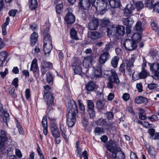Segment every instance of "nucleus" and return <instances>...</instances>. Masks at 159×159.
<instances>
[{
	"mask_svg": "<svg viewBox=\"0 0 159 159\" xmlns=\"http://www.w3.org/2000/svg\"><path fill=\"white\" fill-rule=\"evenodd\" d=\"M155 130L154 129L150 128L148 129V132L151 136V137L152 138L154 135Z\"/></svg>",
	"mask_w": 159,
	"mask_h": 159,
	"instance_id": "obj_59",
	"label": "nucleus"
},
{
	"mask_svg": "<svg viewBox=\"0 0 159 159\" xmlns=\"http://www.w3.org/2000/svg\"><path fill=\"white\" fill-rule=\"evenodd\" d=\"M81 65V62L79 60L75 63H73L72 66L75 74L81 75L82 70L80 66Z\"/></svg>",
	"mask_w": 159,
	"mask_h": 159,
	"instance_id": "obj_10",
	"label": "nucleus"
},
{
	"mask_svg": "<svg viewBox=\"0 0 159 159\" xmlns=\"http://www.w3.org/2000/svg\"><path fill=\"white\" fill-rule=\"evenodd\" d=\"M31 71H32L34 74L35 72L39 71L38 69L37 61L36 59H34L32 61L30 68Z\"/></svg>",
	"mask_w": 159,
	"mask_h": 159,
	"instance_id": "obj_22",
	"label": "nucleus"
},
{
	"mask_svg": "<svg viewBox=\"0 0 159 159\" xmlns=\"http://www.w3.org/2000/svg\"><path fill=\"white\" fill-rule=\"evenodd\" d=\"M87 104L88 110L94 109V105L93 100H87Z\"/></svg>",
	"mask_w": 159,
	"mask_h": 159,
	"instance_id": "obj_36",
	"label": "nucleus"
},
{
	"mask_svg": "<svg viewBox=\"0 0 159 159\" xmlns=\"http://www.w3.org/2000/svg\"><path fill=\"white\" fill-rule=\"evenodd\" d=\"M134 8V4L133 5L131 3L128 4L124 10V15L126 16H131Z\"/></svg>",
	"mask_w": 159,
	"mask_h": 159,
	"instance_id": "obj_14",
	"label": "nucleus"
},
{
	"mask_svg": "<svg viewBox=\"0 0 159 159\" xmlns=\"http://www.w3.org/2000/svg\"><path fill=\"white\" fill-rule=\"evenodd\" d=\"M135 102L138 104L142 103H146L147 102V98L143 97L142 96H139L136 97L134 100Z\"/></svg>",
	"mask_w": 159,
	"mask_h": 159,
	"instance_id": "obj_29",
	"label": "nucleus"
},
{
	"mask_svg": "<svg viewBox=\"0 0 159 159\" xmlns=\"http://www.w3.org/2000/svg\"><path fill=\"white\" fill-rule=\"evenodd\" d=\"M136 57V56L135 54H133L131 56L130 59L126 63L127 68L129 71L130 70V67L133 66L134 62Z\"/></svg>",
	"mask_w": 159,
	"mask_h": 159,
	"instance_id": "obj_21",
	"label": "nucleus"
},
{
	"mask_svg": "<svg viewBox=\"0 0 159 159\" xmlns=\"http://www.w3.org/2000/svg\"><path fill=\"white\" fill-rule=\"evenodd\" d=\"M38 4L37 0H29V7L31 10L35 9L37 7Z\"/></svg>",
	"mask_w": 159,
	"mask_h": 159,
	"instance_id": "obj_30",
	"label": "nucleus"
},
{
	"mask_svg": "<svg viewBox=\"0 0 159 159\" xmlns=\"http://www.w3.org/2000/svg\"><path fill=\"white\" fill-rule=\"evenodd\" d=\"M123 45L127 51H132L135 49L137 47L136 43L129 39H127L125 40Z\"/></svg>",
	"mask_w": 159,
	"mask_h": 159,
	"instance_id": "obj_7",
	"label": "nucleus"
},
{
	"mask_svg": "<svg viewBox=\"0 0 159 159\" xmlns=\"http://www.w3.org/2000/svg\"><path fill=\"white\" fill-rule=\"evenodd\" d=\"M9 117L8 113L7 112H5L4 113V116L3 117L4 122L7 125V123L9 121Z\"/></svg>",
	"mask_w": 159,
	"mask_h": 159,
	"instance_id": "obj_44",
	"label": "nucleus"
},
{
	"mask_svg": "<svg viewBox=\"0 0 159 159\" xmlns=\"http://www.w3.org/2000/svg\"><path fill=\"white\" fill-rule=\"evenodd\" d=\"M146 6L149 9H151L153 7L152 1H147L145 2Z\"/></svg>",
	"mask_w": 159,
	"mask_h": 159,
	"instance_id": "obj_52",
	"label": "nucleus"
},
{
	"mask_svg": "<svg viewBox=\"0 0 159 159\" xmlns=\"http://www.w3.org/2000/svg\"><path fill=\"white\" fill-rule=\"evenodd\" d=\"M151 25L153 30L155 31H157L159 30L158 26L154 21H153L151 23Z\"/></svg>",
	"mask_w": 159,
	"mask_h": 159,
	"instance_id": "obj_50",
	"label": "nucleus"
},
{
	"mask_svg": "<svg viewBox=\"0 0 159 159\" xmlns=\"http://www.w3.org/2000/svg\"><path fill=\"white\" fill-rule=\"evenodd\" d=\"M88 37L92 39H97L101 37V34L97 31H91L88 34Z\"/></svg>",
	"mask_w": 159,
	"mask_h": 159,
	"instance_id": "obj_24",
	"label": "nucleus"
},
{
	"mask_svg": "<svg viewBox=\"0 0 159 159\" xmlns=\"http://www.w3.org/2000/svg\"><path fill=\"white\" fill-rule=\"evenodd\" d=\"M7 139L6 134L4 131L1 130L0 131V147L2 148L4 147L5 142Z\"/></svg>",
	"mask_w": 159,
	"mask_h": 159,
	"instance_id": "obj_18",
	"label": "nucleus"
},
{
	"mask_svg": "<svg viewBox=\"0 0 159 159\" xmlns=\"http://www.w3.org/2000/svg\"><path fill=\"white\" fill-rule=\"evenodd\" d=\"M150 70L153 75L152 78L156 80H159V63L157 62L148 63Z\"/></svg>",
	"mask_w": 159,
	"mask_h": 159,
	"instance_id": "obj_5",
	"label": "nucleus"
},
{
	"mask_svg": "<svg viewBox=\"0 0 159 159\" xmlns=\"http://www.w3.org/2000/svg\"><path fill=\"white\" fill-rule=\"evenodd\" d=\"M41 66L48 69L52 67V64L50 62L43 61L41 63Z\"/></svg>",
	"mask_w": 159,
	"mask_h": 159,
	"instance_id": "obj_38",
	"label": "nucleus"
},
{
	"mask_svg": "<svg viewBox=\"0 0 159 159\" xmlns=\"http://www.w3.org/2000/svg\"><path fill=\"white\" fill-rule=\"evenodd\" d=\"M44 97L47 106L46 112L49 114L52 112L53 110L52 107L54 105L53 97L51 93L48 92L44 94Z\"/></svg>",
	"mask_w": 159,
	"mask_h": 159,
	"instance_id": "obj_4",
	"label": "nucleus"
},
{
	"mask_svg": "<svg viewBox=\"0 0 159 159\" xmlns=\"http://www.w3.org/2000/svg\"><path fill=\"white\" fill-rule=\"evenodd\" d=\"M96 106L99 109H101L102 108L104 104L102 101H99L97 102Z\"/></svg>",
	"mask_w": 159,
	"mask_h": 159,
	"instance_id": "obj_57",
	"label": "nucleus"
},
{
	"mask_svg": "<svg viewBox=\"0 0 159 159\" xmlns=\"http://www.w3.org/2000/svg\"><path fill=\"white\" fill-rule=\"evenodd\" d=\"M78 103L79 106L80 110L81 112L84 113L85 111V108L81 100H78Z\"/></svg>",
	"mask_w": 159,
	"mask_h": 159,
	"instance_id": "obj_43",
	"label": "nucleus"
},
{
	"mask_svg": "<svg viewBox=\"0 0 159 159\" xmlns=\"http://www.w3.org/2000/svg\"><path fill=\"white\" fill-rule=\"evenodd\" d=\"M65 20L67 24H71L75 22V17L72 13L68 12L65 16Z\"/></svg>",
	"mask_w": 159,
	"mask_h": 159,
	"instance_id": "obj_16",
	"label": "nucleus"
},
{
	"mask_svg": "<svg viewBox=\"0 0 159 159\" xmlns=\"http://www.w3.org/2000/svg\"><path fill=\"white\" fill-rule=\"evenodd\" d=\"M136 6V8L138 10H140L143 7V2L141 1L137 2L135 3V6Z\"/></svg>",
	"mask_w": 159,
	"mask_h": 159,
	"instance_id": "obj_45",
	"label": "nucleus"
},
{
	"mask_svg": "<svg viewBox=\"0 0 159 159\" xmlns=\"http://www.w3.org/2000/svg\"><path fill=\"white\" fill-rule=\"evenodd\" d=\"M112 155L114 159H124L125 155L120 148H118L116 151L114 152Z\"/></svg>",
	"mask_w": 159,
	"mask_h": 159,
	"instance_id": "obj_12",
	"label": "nucleus"
},
{
	"mask_svg": "<svg viewBox=\"0 0 159 159\" xmlns=\"http://www.w3.org/2000/svg\"><path fill=\"white\" fill-rule=\"evenodd\" d=\"M82 123L84 127H87L88 125V122L87 119L84 117H83L82 119Z\"/></svg>",
	"mask_w": 159,
	"mask_h": 159,
	"instance_id": "obj_53",
	"label": "nucleus"
},
{
	"mask_svg": "<svg viewBox=\"0 0 159 159\" xmlns=\"http://www.w3.org/2000/svg\"><path fill=\"white\" fill-rule=\"evenodd\" d=\"M76 151L77 152V156L80 157V159L82 158V149L80 148H76Z\"/></svg>",
	"mask_w": 159,
	"mask_h": 159,
	"instance_id": "obj_64",
	"label": "nucleus"
},
{
	"mask_svg": "<svg viewBox=\"0 0 159 159\" xmlns=\"http://www.w3.org/2000/svg\"><path fill=\"white\" fill-rule=\"evenodd\" d=\"M38 37V34L35 32L31 34L30 37L31 45L34 46L35 43Z\"/></svg>",
	"mask_w": 159,
	"mask_h": 159,
	"instance_id": "obj_31",
	"label": "nucleus"
},
{
	"mask_svg": "<svg viewBox=\"0 0 159 159\" xmlns=\"http://www.w3.org/2000/svg\"><path fill=\"white\" fill-rule=\"evenodd\" d=\"M153 8L154 11L159 13V2H157L154 5Z\"/></svg>",
	"mask_w": 159,
	"mask_h": 159,
	"instance_id": "obj_58",
	"label": "nucleus"
},
{
	"mask_svg": "<svg viewBox=\"0 0 159 159\" xmlns=\"http://www.w3.org/2000/svg\"><path fill=\"white\" fill-rule=\"evenodd\" d=\"M136 87L139 92L141 93L143 91V85L141 83H137L136 84Z\"/></svg>",
	"mask_w": 159,
	"mask_h": 159,
	"instance_id": "obj_51",
	"label": "nucleus"
},
{
	"mask_svg": "<svg viewBox=\"0 0 159 159\" xmlns=\"http://www.w3.org/2000/svg\"><path fill=\"white\" fill-rule=\"evenodd\" d=\"M131 39L132 41L137 43L141 40L142 35L139 33H136L132 35Z\"/></svg>",
	"mask_w": 159,
	"mask_h": 159,
	"instance_id": "obj_27",
	"label": "nucleus"
},
{
	"mask_svg": "<svg viewBox=\"0 0 159 159\" xmlns=\"http://www.w3.org/2000/svg\"><path fill=\"white\" fill-rule=\"evenodd\" d=\"M122 22L124 25L130 27L134 23L133 19L128 17L126 18H123Z\"/></svg>",
	"mask_w": 159,
	"mask_h": 159,
	"instance_id": "obj_28",
	"label": "nucleus"
},
{
	"mask_svg": "<svg viewBox=\"0 0 159 159\" xmlns=\"http://www.w3.org/2000/svg\"><path fill=\"white\" fill-rule=\"evenodd\" d=\"M16 126L19 133L21 134H23L24 131L21 126L19 124L17 123Z\"/></svg>",
	"mask_w": 159,
	"mask_h": 159,
	"instance_id": "obj_62",
	"label": "nucleus"
},
{
	"mask_svg": "<svg viewBox=\"0 0 159 159\" xmlns=\"http://www.w3.org/2000/svg\"><path fill=\"white\" fill-rule=\"evenodd\" d=\"M94 132L96 134L100 135L103 133V128L97 127L95 129Z\"/></svg>",
	"mask_w": 159,
	"mask_h": 159,
	"instance_id": "obj_40",
	"label": "nucleus"
},
{
	"mask_svg": "<svg viewBox=\"0 0 159 159\" xmlns=\"http://www.w3.org/2000/svg\"><path fill=\"white\" fill-rule=\"evenodd\" d=\"M7 57V53L5 51L0 52V67L2 66Z\"/></svg>",
	"mask_w": 159,
	"mask_h": 159,
	"instance_id": "obj_23",
	"label": "nucleus"
},
{
	"mask_svg": "<svg viewBox=\"0 0 159 159\" xmlns=\"http://www.w3.org/2000/svg\"><path fill=\"white\" fill-rule=\"evenodd\" d=\"M53 79V78L52 74L49 72H48L46 75V80L49 83H50L52 81Z\"/></svg>",
	"mask_w": 159,
	"mask_h": 159,
	"instance_id": "obj_42",
	"label": "nucleus"
},
{
	"mask_svg": "<svg viewBox=\"0 0 159 159\" xmlns=\"http://www.w3.org/2000/svg\"><path fill=\"white\" fill-rule=\"evenodd\" d=\"M88 112L90 118L93 119L95 116L94 109L88 110Z\"/></svg>",
	"mask_w": 159,
	"mask_h": 159,
	"instance_id": "obj_46",
	"label": "nucleus"
},
{
	"mask_svg": "<svg viewBox=\"0 0 159 159\" xmlns=\"http://www.w3.org/2000/svg\"><path fill=\"white\" fill-rule=\"evenodd\" d=\"M70 35L71 39L76 40H78L79 39L77 37V32L74 28H72L70 30Z\"/></svg>",
	"mask_w": 159,
	"mask_h": 159,
	"instance_id": "obj_35",
	"label": "nucleus"
},
{
	"mask_svg": "<svg viewBox=\"0 0 159 159\" xmlns=\"http://www.w3.org/2000/svg\"><path fill=\"white\" fill-rule=\"evenodd\" d=\"M99 21L97 19H94L89 24V29L91 30H95L98 29Z\"/></svg>",
	"mask_w": 159,
	"mask_h": 159,
	"instance_id": "obj_20",
	"label": "nucleus"
},
{
	"mask_svg": "<svg viewBox=\"0 0 159 159\" xmlns=\"http://www.w3.org/2000/svg\"><path fill=\"white\" fill-rule=\"evenodd\" d=\"M18 79L17 78H14L12 82V84L14 85L16 88L18 87Z\"/></svg>",
	"mask_w": 159,
	"mask_h": 159,
	"instance_id": "obj_60",
	"label": "nucleus"
},
{
	"mask_svg": "<svg viewBox=\"0 0 159 159\" xmlns=\"http://www.w3.org/2000/svg\"><path fill=\"white\" fill-rule=\"evenodd\" d=\"M148 151L149 154L153 157H154L156 155L155 149L153 148H150L148 149Z\"/></svg>",
	"mask_w": 159,
	"mask_h": 159,
	"instance_id": "obj_47",
	"label": "nucleus"
},
{
	"mask_svg": "<svg viewBox=\"0 0 159 159\" xmlns=\"http://www.w3.org/2000/svg\"><path fill=\"white\" fill-rule=\"evenodd\" d=\"M110 56V54L108 52H103L99 57V65H102L104 64Z\"/></svg>",
	"mask_w": 159,
	"mask_h": 159,
	"instance_id": "obj_17",
	"label": "nucleus"
},
{
	"mask_svg": "<svg viewBox=\"0 0 159 159\" xmlns=\"http://www.w3.org/2000/svg\"><path fill=\"white\" fill-rule=\"evenodd\" d=\"M107 32L108 34L115 36L119 38L123 36L125 33V28L121 25H117L116 27L108 28Z\"/></svg>",
	"mask_w": 159,
	"mask_h": 159,
	"instance_id": "obj_3",
	"label": "nucleus"
},
{
	"mask_svg": "<svg viewBox=\"0 0 159 159\" xmlns=\"http://www.w3.org/2000/svg\"><path fill=\"white\" fill-rule=\"evenodd\" d=\"M52 136L55 138H57L60 137V133L59 131V130H56L55 131L52 133Z\"/></svg>",
	"mask_w": 159,
	"mask_h": 159,
	"instance_id": "obj_63",
	"label": "nucleus"
},
{
	"mask_svg": "<svg viewBox=\"0 0 159 159\" xmlns=\"http://www.w3.org/2000/svg\"><path fill=\"white\" fill-rule=\"evenodd\" d=\"M95 87V84L92 81L89 82L86 85L85 88L86 90L88 91H93Z\"/></svg>",
	"mask_w": 159,
	"mask_h": 159,
	"instance_id": "obj_32",
	"label": "nucleus"
},
{
	"mask_svg": "<svg viewBox=\"0 0 159 159\" xmlns=\"http://www.w3.org/2000/svg\"><path fill=\"white\" fill-rule=\"evenodd\" d=\"M109 3L111 7L112 8L119 7L120 3L119 0H109Z\"/></svg>",
	"mask_w": 159,
	"mask_h": 159,
	"instance_id": "obj_26",
	"label": "nucleus"
},
{
	"mask_svg": "<svg viewBox=\"0 0 159 159\" xmlns=\"http://www.w3.org/2000/svg\"><path fill=\"white\" fill-rule=\"evenodd\" d=\"M93 59L91 56H87L85 57L83 61V66L86 68V73H87L89 71L88 68L90 66Z\"/></svg>",
	"mask_w": 159,
	"mask_h": 159,
	"instance_id": "obj_13",
	"label": "nucleus"
},
{
	"mask_svg": "<svg viewBox=\"0 0 159 159\" xmlns=\"http://www.w3.org/2000/svg\"><path fill=\"white\" fill-rule=\"evenodd\" d=\"M158 118V117L156 115H153L152 116L148 117L149 120L152 122L157 120Z\"/></svg>",
	"mask_w": 159,
	"mask_h": 159,
	"instance_id": "obj_49",
	"label": "nucleus"
},
{
	"mask_svg": "<svg viewBox=\"0 0 159 159\" xmlns=\"http://www.w3.org/2000/svg\"><path fill=\"white\" fill-rule=\"evenodd\" d=\"M111 75L109 77L108 80L111 81L119 85L120 84V80L115 70L114 69H112L111 70Z\"/></svg>",
	"mask_w": 159,
	"mask_h": 159,
	"instance_id": "obj_11",
	"label": "nucleus"
},
{
	"mask_svg": "<svg viewBox=\"0 0 159 159\" xmlns=\"http://www.w3.org/2000/svg\"><path fill=\"white\" fill-rule=\"evenodd\" d=\"M107 2L105 0H95L92 4V7H94L96 9L99 8L100 11H103L107 8Z\"/></svg>",
	"mask_w": 159,
	"mask_h": 159,
	"instance_id": "obj_6",
	"label": "nucleus"
},
{
	"mask_svg": "<svg viewBox=\"0 0 159 159\" xmlns=\"http://www.w3.org/2000/svg\"><path fill=\"white\" fill-rule=\"evenodd\" d=\"M50 28L49 24L46 23L43 27L44 34L45 35L44 39L43 50L45 55L50 52L52 47V39L48 32Z\"/></svg>",
	"mask_w": 159,
	"mask_h": 159,
	"instance_id": "obj_2",
	"label": "nucleus"
},
{
	"mask_svg": "<svg viewBox=\"0 0 159 159\" xmlns=\"http://www.w3.org/2000/svg\"><path fill=\"white\" fill-rule=\"evenodd\" d=\"M96 124L98 125H100V126H108V127H107L106 128L107 129H109L110 128V126L111 125V124H110L108 125H107V122L106 119H103L102 118L99 119L98 120H97L96 122Z\"/></svg>",
	"mask_w": 159,
	"mask_h": 159,
	"instance_id": "obj_25",
	"label": "nucleus"
},
{
	"mask_svg": "<svg viewBox=\"0 0 159 159\" xmlns=\"http://www.w3.org/2000/svg\"><path fill=\"white\" fill-rule=\"evenodd\" d=\"M63 3H61L57 5L56 7V10L57 13L60 15L61 14V10L63 7Z\"/></svg>",
	"mask_w": 159,
	"mask_h": 159,
	"instance_id": "obj_39",
	"label": "nucleus"
},
{
	"mask_svg": "<svg viewBox=\"0 0 159 159\" xmlns=\"http://www.w3.org/2000/svg\"><path fill=\"white\" fill-rule=\"evenodd\" d=\"M17 11V10L15 9H12L10 10L8 13V14L10 16L14 17Z\"/></svg>",
	"mask_w": 159,
	"mask_h": 159,
	"instance_id": "obj_61",
	"label": "nucleus"
},
{
	"mask_svg": "<svg viewBox=\"0 0 159 159\" xmlns=\"http://www.w3.org/2000/svg\"><path fill=\"white\" fill-rule=\"evenodd\" d=\"M119 60V58L117 56H115L112 58L111 61V64L113 67L115 68L117 67Z\"/></svg>",
	"mask_w": 159,
	"mask_h": 159,
	"instance_id": "obj_33",
	"label": "nucleus"
},
{
	"mask_svg": "<svg viewBox=\"0 0 159 159\" xmlns=\"http://www.w3.org/2000/svg\"><path fill=\"white\" fill-rule=\"evenodd\" d=\"M68 113L66 115V123L70 127L75 125L76 119L75 116L78 113L77 106L75 102L73 99L68 100L65 102Z\"/></svg>",
	"mask_w": 159,
	"mask_h": 159,
	"instance_id": "obj_1",
	"label": "nucleus"
},
{
	"mask_svg": "<svg viewBox=\"0 0 159 159\" xmlns=\"http://www.w3.org/2000/svg\"><path fill=\"white\" fill-rule=\"evenodd\" d=\"M25 97L27 99H29L30 97V90L29 89H26L25 92Z\"/></svg>",
	"mask_w": 159,
	"mask_h": 159,
	"instance_id": "obj_56",
	"label": "nucleus"
},
{
	"mask_svg": "<svg viewBox=\"0 0 159 159\" xmlns=\"http://www.w3.org/2000/svg\"><path fill=\"white\" fill-rule=\"evenodd\" d=\"M158 87V85L155 83H151L148 84V87L150 89H152Z\"/></svg>",
	"mask_w": 159,
	"mask_h": 159,
	"instance_id": "obj_55",
	"label": "nucleus"
},
{
	"mask_svg": "<svg viewBox=\"0 0 159 159\" xmlns=\"http://www.w3.org/2000/svg\"><path fill=\"white\" fill-rule=\"evenodd\" d=\"M49 121L50 122V127H52V126H57V123L56 122V120L55 119L52 118V119H49Z\"/></svg>",
	"mask_w": 159,
	"mask_h": 159,
	"instance_id": "obj_54",
	"label": "nucleus"
},
{
	"mask_svg": "<svg viewBox=\"0 0 159 159\" xmlns=\"http://www.w3.org/2000/svg\"><path fill=\"white\" fill-rule=\"evenodd\" d=\"M135 27L137 31L142 32L143 30L142 23L140 21H138L136 23Z\"/></svg>",
	"mask_w": 159,
	"mask_h": 159,
	"instance_id": "obj_37",
	"label": "nucleus"
},
{
	"mask_svg": "<svg viewBox=\"0 0 159 159\" xmlns=\"http://www.w3.org/2000/svg\"><path fill=\"white\" fill-rule=\"evenodd\" d=\"M158 51L156 50H151L150 52L151 56L154 59H156L157 60H159V56L158 55Z\"/></svg>",
	"mask_w": 159,
	"mask_h": 159,
	"instance_id": "obj_34",
	"label": "nucleus"
},
{
	"mask_svg": "<svg viewBox=\"0 0 159 159\" xmlns=\"http://www.w3.org/2000/svg\"><path fill=\"white\" fill-rule=\"evenodd\" d=\"M105 146L107 150L112 153L116 151L118 148H120L118 147L116 143L112 140H110L107 142Z\"/></svg>",
	"mask_w": 159,
	"mask_h": 159,
	"instance_id": "obj_8",
	"label": "nucleus"
},
{
	"mask_svg": "<svg viewBox=\"0 0 159 159\" xmlns=\"http://www.w3.org/2000/svg\"><path fill=\"white\" fill-rule=\"evenodd\" d=\"M90 5L89 0H79L78 6L80 9L85 10L89 8Z\"/></svg>",
	"mask_w": 159,
	"mask_h": 159,
	"instance_id": "obj_15",
	"label": "nucleus"
},
{
	"mask_svg": "<svg viewBox=\"0 0 159 159\" xmlns=\"http://www.w3.org/2000/svg\"><path fill=\"white\" fill-rule=\"evenodd\" d=\"M42 124L43 128L48 127L47 119L46 117L45 116H43V117L42 121Z\"/></svg>",
	"mask_w": 159,
	"mask_h": 159,
	"instance_id": "obj_48",
	"label": "nucleus"
},
{
	"mask_svg": "<svg viewBox=\"0 0 159 159\" xmlns=\"http://www.w3.org/2000/svg\"><path fill=\"white\" fill-rule=\"evenodd\" d=\"M135 72L132 74V78L134 80H136L139 79H145L149 75V73L145 69H142L140 72L139 73L136 77H135Z\"/></svg>",
	"mask_w": 159,
	"mask_h": 159,
	"instance_id": "obj_9",
	"label": "nucleus"
},
{
	"mask_svg": "<svg viewBox=\"0 0 159 159\" xmlns=\"http://www.w3.org/2000/svg\"><path fill=\"white\" fill-rule=\"evenodd\" d=\"M101 25L102 27H105L107 26L110 22L109 19L104 18L101 21Z\"/></svg>",
	"mask_w": 159,
	"mask_h": 159,
	"instance_id": "obj_41",
	"label": "nucleus"
},
{
	"mask_svg": "<svg viewBox=\"0 0 159 159\" xmlns=\"http://www.w3.org/2000/svg\"><path fill=\"white\" fill-rule=\"evenodd\" d=\"M99 64L93 67V71L94 76L98 78H99L102 76V70L101 67Z\"/></svg>",
	"mask_w": 159,
	"mask_h": 159,
	"instance_id": "obj_19",
	"label": "nucleus"
}]
</instances>
